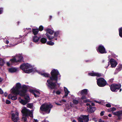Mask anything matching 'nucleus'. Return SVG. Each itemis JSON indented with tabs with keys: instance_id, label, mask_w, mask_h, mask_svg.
Here are the masks:
<instances>
[{
	"instance_id": "a211bd4d",
	"label": "nucleus",
	"mask_w": 122,
	"mask_h": 122,
	"mask_svg": "<svg viewBox=\"0 0 122 122\" xmlns=\"http://www.w3.org/2000/svg\"><path fill=\"white\" fill-rule=\"evenodd\" d=\"M88 90L86 89H84L81 91L80 92L81 95H86L88 94Z\"/></svg>"
},
{
	"instance_id": "2eb2a0df",
	"label": "nucleus",
	"mask_w": 122,
	"mask_h": 122,
	"mask_svg": "<svg viewBox=\"0 0 122 122\" xmlns=\"http://www.w3.org/2000/svg\"><path fill=\"white\" fill-rule=\"evenodd\" d=\"M12 120L14 122H17L19 119V118L16 116L15 114L13 113L12 114Z\"/></svg>"
},
{
	"instance_id": "09e8293b",
	"label": "nucleus",
	"mask_w": 122,
	"mask_h": 122,
	"mask_svg": "<svg viewBox=\"0 0 122 122\" xmlns=\"http://www.w3.org/2000/svg\"><path fill=\"white\" fill-rule=\"evenodd\" d=\"M106 106L107 107H111V105L109 103H107L106 104Z\"/></svg>"
},
{
	"instance_id": "7ed1b4c3",
	"label": "nucleus",
	"mask_w": 122,
	"mask_h": 122,
	"mask_svg": "<svg viewBox=\"0 0 122 122\" xmlns=\"http://www.w3.org/2000/svg\"><path fill=\"white\" fill-rule=\"evenodd\" d=\"M32 67V66L29 64L27 63H24L21 65L20 66V68L25 73H30L33 71V69H30L27 70L29 68Z\"/></svg>"
},
{
	"instance_id": "6e6d98bb",
	"label": "nucleus",
	"mask_w": 122,
	"mask_h": 122,
	"mask_svg": "<svg viewBox=\"0 0 122 122\" xmlns=\"http://www.w3.org/2000/svg\"><path fill=\"white\" fill-rule=\"evenodd\" d=\"M15 115L16 117H18L19 114L17 112H16L15 113Z\"/></svg>"
},
{
	"instance_id": "5701e85b",
	"label": "nucleus",
	"mask_w": 122,
	"mask_h": 122,
	"mask_svg": "<svg viewBox=\"0 0 122 122\" xmlns=\"http://www.w3.org/2000/svg\"><path fill=\"white\" fill-rule=\"evenodd\" d=\"M47 40L46 38L42 37L40 40V42L43 44H45Z\"/></svg>"
},
{
	"instance_id": "2f4dec72",
	"label": "nucleus",
	"mask_w": 122,
	"mask_h": 122,
	"mask_svg": "<svg viewBox=\"0 0 122 122\" xmlns=\"http://www.w3.org/2000/svg\"><path fill=\"white\" fill-rule=\"evenodd\" d=\"M72 102L75 105H77L79 102L78 101V100H76L75 99H74L73 100Z\"/></svg>"
},
{
	"instance_id": "1a4fd4ad",
	"label": "nucleus",
	"mask_w": 122,
	"mask_h": 122,
	"mask_svg": "<svg viewBox=\"0 0 122 122\" xmlns=\"http://www.w3.org/2000/svg\"><path fill=\"white\" fill-rule=\"evenodd\" d=\"M97 50L98 52H99L100 53L103 54L107 53L105 48L104 46L102 45H100Z\"/></svg>"
},
{
	"instance_id": "8fccbe9b",
	"label": "nucleus",
	"mask_w": 122,
	"mask_h": 122,
	"mask_svg": "<svg viewBox=\"0 0 122 122\" xmlns=\"http://www.w3.org/2000/svg\"><path fill=\"white\" fill-rule=\"evenodd\" d=\"M35 92H36L37 94H40V92L38 91L35 90Z\"/></svg>"
},
{
	"instance_id": "bb28decb",
	"label": "nucleus",
	"mask_w": 122,
	"mask_h": 122,
	"mask_svg": "<svg viewBox=\"0 0 122 122\" xmlns=\"http://www.w3.org/2000/svg\"><path fill=\"white\" fill-rule=\"evenodd\" d=\"M41 75L45 77H49L50 76V74L48 73H41Z\"/></svg>"
},
{
	"instance_id": "72a5a7b5",
	"label": "nucleus",
	"mask_w": 122,
	"mask_h": 122,
	"mask_svg": "<svg viewBox=\"0 0 122 122\" xmlns=\"http://www.w3.org/2000/svg\"><path fill=\"white\" fill-rule=\"evenodd\" d=\"M122 65L118 66L117 68V71H121L122 69Z\"/></svg>"
},
{
	"instance_id": "9b49d317",
	"label": "nucleus",
	"mask_w": 122,
	"mask_h": 122,
	"mask_svg": "<svg viewBox=\"0 0 122 122\" xmlns=\"http://www.w3.org/2000/svg\"><path fill=\"white\" fill-rule=\"evenodd\" d=\"M96 108L95 107H92L91 105H90L89 107H87V111L88 112L91 113L94 112L96 110Z\"/></svg>"
},
{
	"instance_id": "13d9d810",
	"label": "nucleus",
	"mask_w": 122,
	"mask_h": 122,
	"mask_svg": "<svg viewBox=\"0 0 122 122\" xmlns=\"http://www.w3.org/2000/svg\"><path fill=\"white\" fill-rule=\"evenodd\" d=\"M8 94L6 92H5L4 93V96L5 97H6L7 96Z\"/></svg>"
},
{
	"instance_id": "c756f323",
	"label": "nucleus",
	"mask_w": 122,
	"mask_h": 122,
	"mask_svg": "<svg viewBox=\"0 0 122 122\" xmlns=\"http://www.w3.org/2000/svg\"><path fill=\"white\" fill-rule=\"evenodd\" d=\"M119 35L121 37H122V27H121L119 29Z\"/></svg>"
},
{
	"instance_id": "052dcab7",
	"label": "nucleus",
	"mask_w": 122,
	"mask_h": 122,
	"mask_svg": "<svg viewBox=\"0 0 122 122\" xmlns=\"http://www.w3.org/2000/svg\"><path fill=\"white\" fill-rule=\"evenodd\" d=\"M6 64H7V65L8 66H9L10 65V63H9V62H7V63H6Z\"/></svg>"
},
{
	"instance_id": "dca6fc26",
	"label": "nucleus",
	"mask_w": 122,
	"mask_h": 122,
	"mask_svg": "<svg viewBox=\"0 0 122 122\" xmlns=\"http://www.w3.org/2000/svg\"><path fill=\"white\" fill-rule=\"evenodd\" d=\"M41 38L40 36L38 37L36 36H34L33 37V41L34 42H37Z\"/></svg>"
},
{
	"instance_id": "864d4df0",
	"label": "nucleus",
	"mask_w": 122,
	"mask_h": 122,
	"mask_svg": "<svg viewBox=\"0 0 122 122\" xmlns=\"http://www.w3.org/2000/svg\"><path fill=\"white\" fill-rule=\"evenodd\" d=\"M103 118L104 119H107L108 118V117L107 116H104L103 117Z\"/></svg>"
},
{
	"instance_id": "c85d7f7f",
	"label": "nucleus",
	"mask_w": 122,
	"mask_h": 122,
	"mask_svg": "<svg viewBox=\"0 0 122 122\" xmlns=\"http://www.w3.org/2000/svg\"><path fill=\"white\" fill-rule=\"evenodd\" d=\"M5 62L4 60L2 59H1L0 60V65L3 66L4 65Z\"/></svg>"
},
{
	"instance_id": "393cba45",
	"label": "nucleus",
	"mask_w": 122,
	"mask_h": 122,
	"mask_svg": "<svg viewBox=\"0 0 122 122\" xmlns=\"http://www.w3.org/2000/svg\"><path fill=\"white\" fill-rule=\"evenodd\" d=\"M22 86L21 84L20 83H17L16 84L15 88L18 90L21 88Z\"/></svg>"
},
{
	"instance_id": "69168bd1",
	"label": "nucleus",
	"mask_w": 122,
	"mask_h": 122,
	"mask_svg": "<svg viewBox=\"0 0 122 122\" xmlns=\"http://www.w3.org/2000/svg\"><path fill=\"white\" fill-rule=\"evenodd\" d=\"M91 105L92 106H94L95 105V104L93 103H92L91 104Z\"/></svg>"
},
{
	"instance_id": "f03ea898",
	"label": "nucleus",
	"mask_w": 122,
	"mask_h": 122,
	"mask_svg": "<svg viewBox=\"0 0 122 122\" xmlns=\"http://www.w3.org/2000/svg\"><path fill=\"white\" fill-rule=\"evenodd\" d=\"M21 112L23 116L22 118L21 119L24 122H28L27 117H28L29 116L30 117H33L32 112L28 110L26 107H24L22 109Z\"/></svg>"
},
{
	"instance_id": "423d86ee",
	"label": "nucleus",
	"mask_w": 122,
	"mask_h": 122,
	"mask_svg": "<svg viewBox=\"0 0 122 122\" xmlns=\"http://www.w3.org/2000/svg\"><path fill=\"white\" fill-rule=\"evenodd\" d=\"M45 30L46 31V35L47 36L48 39L50 40L53 39L54 38V37L51 36V35H52L53 34L54 32V31L51 29L49 28L45 29Z\"/></svg>"
},
{
	"instance_id": "f704fd0d",
	"label": "nucleus",
	"mask_w": 122,
	"mask_h": 122,
	"mask_svg": "<svg viewBox=\"0 0 122 122\" xmlns=\"http://www.w3.org/2000/svg\"><path fill=\"white\" fill-rule=\"evenodd\" d=\"M25 96H23V97L24 96V97L25 98V100H27V101H28V100H29L30 99V98H29V96H25Z\"/></svg>"
},
{
	"instance_id": "6e6552de",
	"label": "nucleus",
	"mask_w": 122,
	"mask_h": 122,
	"mask_svg": "<svg viewBox=\"0 0 122 122\" xmlns=\"http://www.w3.org/2000/svg\"><path fill=\"white\" fill-rule=\"evenodd\" d=\"M120 84H113L111 85L110 88L111 91L113 92H117V90H119L121 87Z\"/></svg>"
},
{
	"instance_id": "0eeeda50",
	"label": "nucleus",
	"mask_w": 122,
	"mask_h": 122,
	"mask_svg": "<svg viewBox=\"0 0 122 122\" xmlns=\"http://www.w3.org/2000/svg\"><path fill=\"white\" fill-rule=\"evenodd\" d=\"M28 86L25 85H23L21 87V90H20V96L23 97L26 95L28 89Z\"/></svg>"
},
{
	"instance_id": "49530a36",
	"label": "nucleus",
	"mask_w": 122,
	"mask_h": 122,
	"mask_svg": "<svg viewBox=\"0 0 122 122\" xmlns=\"http://www.w3.org/2000/svg\"><path fill=\"white\" fill-rule=\"evenodd\" d=\"M66 102V101L64 99H62L61 101H60V102L61 103H62V102Z\"/></svg>"
},
{
	"instance_id": "cd10ccee",
	"label": "nucleus",
	"mask_w": 122,
	"mask_h": 122,
	"mask_svg": "<svg viewBox=\"0 0 122 122\" xmlns=\"http://www.w3.org/2000/svg\"><path fill=\"white\" fill-rule=\"evenodd\" d=\"M52 41H48L46 43V44L50 46H53L54 44V42H52Z\"/></svg>"
},
{
	"instance_id": "39448f33",
	"label": "nucleus",
	"mask_w": 122,
	"mask_h": 122,
	"mask_svg": "<svg viewBox=\"0 0 122 122\" xmlns=\"http://www.w3.org/2000/svg\"><path fill=\"white\" fill-rule=\"evenodd\" d=\"M97 83L100 87H103L106 85L107 82L105 79L103 78L100 77L97 79Z\"/></svg>"
},
{
	"instance_id": "a18cd8bd",
	"label": "nucleus",
	"mask_w": 122,
	"mask_h": 122,
	"mask_svg": "<svg viewBox=\"0 0 122 122\" xmlns=\"http://www.w3.org/2000/svg\"><path fill=\"white\" fill-rule=\"evenodd\" d=\"M11 103V102L9 100H7L6 101V103L7 104H10Z\"/></svg>"
},
{
	"instance_id": "a878e982",
	"label": "nucleus",
	"mask_w": 122,
	"mask_h": 122,
	"mask_svg": "<svg viewBox=\"0 0 122 122\" xmlns=\"http://www.w3.org/2000/svg\"><path fill=\"white\" fill-rule=\"evenodd\" d=\"M59 32H60L59 31H55L54 32V36H53V37H54V38H56L57 36H59Z\"/></svg>"
},
{
	"instance_id": "c9c22d12",
	"label": "nucleus",
	"mask_w": 122,
	"mask_h": 122,
	"mask_svg": "<svg viewBox=\"0 0 122 122\" xmlns=\"http://www.w3.org/2000/svg\"><path fill=\"white\" fill-rule=\"evenodd\" d=\"M16 96H11V99L13 100H16L17 99V97Z\"/></svg>"
},
{
	"instance_id": "3c124183",
	"label": "nucleus",
	"mask_w": 122,
	"mask_h": 122,
	"mask_svg": "<svg viewBox=\"0 0 122 122\" xmlns=\"http://www.w3.org/2000/svg\"><path fill=\"white\" fill-rule=\"evenodd\" d=\"M3 93V92L2 89L0 88V94H2Z\"/></svg>"
},
{
	"instance_id": "ddd939ff",
	"label": "nucleus",
	"mask_w": 122,
	"mask_h": 122,
	"mask_svg": "<svg viewBox=\"0 0 122 122\" xmlns=\"http://www.w3.org/2000/svg\"><path fill=\"white\" fill-rule=\"evenodd\" d=\"M20 92V91L15 88H13L12 91V93L15 96L19 94L20 96L21 93Z\"/></svg>"
},
{
	"instance_id": "412c9836",
	"label": "nucleus",
	"mask_w": 122,
	"mask_h": 122,
	"mask_svg": "<svg viewBox=\"0 0 122 122\" xmlns=\"http://www.w3.org/2000/svg\"><path fill=\"white\" fill-rule=\"evenodd\" d=\"M17 60V62H20L22 60L23 57V56H17L16 58Z\"/></svg>"
},
{
	"instance_id": "20e7f679",
	"label": "nucleus",
	"mask_w": 122,
	"mask_h": 122,
	"mask_svg": "<svg viewBox=\"0 0 122 122\" xmlns=\"http://www.w3.org/2000/svg\"><path fill=\"white\" fill-rule=\"evenodd\" d=\"M52 107V105L51 104H43L40 107V112H41V111L44 112L48 114L50 112L51 108Z\"/></svg>"
},
{
	"instance_id": "4c0bfd02",
	"label": "nucleus",
	"mask_w": 122,
	"mask_h": 122,
	"mask_svg": "<svg viewBox=\"0 0 122 122\" xmlns=\"http://www.w3.org/2000/svg\"><path fill=\"white\" fill-rule=\"evenodd\" d=\"M82 95V97H81V99L82 100H84L86 99L87 98L86 97V95Z\"/></svg>"
},
{
	"instance_id": "680f3d73",
	"label": "nucleus",
	"mask_w": 122,
	"mask_h": 122,
	"mask_svg": "<svg viewBox=\"0 0 122 122\" xmlns=\"http://www.w3.org/2000/svg\"><path fill=\"white\" fill-rule=\"evenodd\" d=\"M86 105L87 106H88V107H89L90 105H91L88 103H86Z\"/></svg>"
},
{
	"instance_id": "9d476101",
	"label": "nucleus",
	"mask_w": 122,
	"mask_h": 122,
	"mask_svg": "<svg viewBox=\"0 0 122 122\" xmlns=\"http://www.w3.org/2000/svg\"><path fill=\"white\" fill-rule=\"evenodd\" d=\"M110 63L112 68L115 67L117 64V63L116 61L113 58H111L108 62V65L107 67L109 66Z\"/></svg>"
},
{
	"instance_id": "e433bc0d",
	"label": "nucleus",
	"mask_w": 122,
	"mask_h": 122,
	"mask_svg": "<svg viewBox=\"0 0 122 122\" xmlns=\"http://www.w3.org/2000/svg\"><path fill=\"white\" fill-rule=\"evenodd\" d=\"M44 27L42 25H40L39 28V29H38V30H39V31H42Z\"/></svg>"
},
{
	"instance_id": "f257e3e1",
	"label": "nucleus",
	"mask_w": 122,
	"mask_h": 122,
	"mask_svg": "<svg viewBox=\"0 0 122 122\" xmlns=\"http://www.w3.org/2000/svg\"><path fill=\"white\" fill-rule=\"evenodd\" d=\"M59 74V72L57 70L54 69L51 71V76L50 77V79L47 81V85L48 89L51 90L56 89L58 79V76Z\"/></svg>"
},
{
	"instance_id": "c03bdc74",
	"label": "nucleus",
	"mask_w": 122,
	"mask_h": 122,
	"mask_svg": "<svg viewBox=\"0 0 122 122\" xmlns=\"http://www.w3.org/2000/svg\"><path fill=\"white\" fill-rule=\"evenodd\" d=\"M3 8H0V14H2L3 12Z\"/></svg>"
},
{
	"instance_id": "7c9ffc66",
	"label": "nucleus",
	"mask_w": 122,
	"mask_h": 122,
	"mask_svg": "<svg viewBox=\"0 0 122 122\" xmlns=\"http://www.w3.org/2000/svg\"><path fill=\"white\" fill-rule=\"evenodd\" d=\"M33 104L32 103H28L27 105V107L28 108H30L31 109H32L33 107Z\"/></svg>"
},
{
	"instance_id": "338daca9",
	"label": "nucleus",
	"mask_w": 122,
	"mask_h": 122,
	"mask_svg": "<svg viewBox=\"0 0 122 122\" xmlns=\"http://www.w3.org/2000/svg\"><path fill=\"white\" fill-rule=\"evenodd\" d=\"M10 95H9L8 96V99L10 98Z\"/></svg>"
},
{
	"instance_id": "79ce46f5",
	"label": "nucleus",
	"mask_w": 122,
	"mask_h": 122,
	"mask_svg": "<svg viewBox=\"0 0 122 122\" xmlns=\"http://www.w3.org/2000/svg\"><path fill=\"white\" fill-rule=\"evenodd\" d=\"M90 101L89 99H86L84 100L83 101V102L84 103H87V102H90Z\"/></svg>"
},
{
	"instance_id": "6ab92c4d",
	"label": "nucleus",
	"mask_w": 122,
	"mask_h": 122,
	"mask_svg": "<svg viewBox=\"0 0 122 122\" xmlns=\"http://www.w3.org/2000/svg\"><path fill=\"white\" fill-rule=\"evenodd\" d=\"M64 90L65 92V94L63 97V98L64 97H66L67 96L69 92L68 90L67 89L66 87H64Z\"/></svg>"
},
{
	"instance_id": "4d7b16f0",
	"label": "nucleus",
	"mask_w": 122,
	"mask_h": 122,
	"mask_svg": "<svg viewBox=\"0 0 122 122\" xmlns=\"http://www.w3.org/2000/svg\"><path fill=\"white\" fill-rule=\"evenodd\" d=\"M98 122H105L104 120H102L101 119H100Z\"/></svg>"
},
{
	"instance_id": "ea45409f",
	"label": "nucleus",
	"mask_w": 122,
	"mask_h": 122,
	"mask_svg": "<svg viewBox=\"0 0 122 122\" xmlns=\"http://www.w3.org/2000/svg\"><path fill=\"white\" fill-rule=\"evenodd\" d=\"M78 122H83V120L81 118V117H79L78 118Z\"/></svg>"
},
{
	"instance_id": "37998d69",
	"label": "nucleus",
	"mask_w": 122,
	"mask_h": 122,
	"mask_svg": "<svg viewBox=\"0 0 122 122\" xmlns=\"http://www.w3.org/2000/svg\"><path fill=\"white\" fill-rule=\"evenodd\" d=\"M105 112L104 111H103L101 112L100 113V116H103Z\"/></svg>"
},
{
	"instance_id": "5fc2aeb1",
	"label": "nucleus",
	"mask_w": 122,
	"mask_h": 122,
	"mask_svg": "<svg viewBox=\"0 0 122 122\" xmlns=\"http://www.w3.org/2000/svg\"><path fill=\"white\" fill-rule=\"evenodd\" d=\"M92 120L94 121L95 122H96L97 121V120L96 118H92Z\"/></svg>"
},
{
	"instance_id": "a19ab883",
	"label": "nucleus",
	"mask_w": 122,
	"mask_h": 122,
	"mask_svg": "<svg viewBox=\"0 0 122 122\" xmlns=\"http://www.w3.org/2000/svg\"><path fill=\"white\" fill-rule=\"evenodd\" d=\"M110 111H111L113 112L116 110V108L114 107H113L112 108H110Z\"/></svg>"
},
{
	"instance_id": "e2e57ef3",
	"label": "nucleus",
	"mask_w": 122,
	"mask_h": 122,
	"mask_svg": "<svg viewBox=\"0 0 122 122\" xmlns=\"http://www.w3.org/2000/svg\"><path fill=\"white\" fill-rule=\"evenodd\" d=\"M35 122H38V120L37 119H34V121Z\"/></svg>"
},
{
	"instance_id": "58836bf2",
	"label": "nucleus",
	"mask_w": 122,
	"mask_h": 122,
	"mask_svg": "<svg viewBox=\"0 0 122 122\" xmlns=\"http://www.w3.org/2000/svg\"><path fill=\"white\" fill-rule=\"evenodd\" d=\"M29 91L30 92L32 93L33 94H34V93H35V90L30 89L29 90Z\"/></svg>"
},
{
	"instance_id": "de8ad7c7",
	"label": "nucleus",
	"mask_w": 122,
	"mask_h": 122,
	"mask_svg": "<svg viewBox=\"0 0 122 122\" xmlns=\"http://www.w3.org/2000/svg\"><path fill=\"white\" fill-rule=\"evenodd\" d=\"M56 93L57 95H60L61 93V92L59 90H57L56 92Z\"/></svg>"
},
{
	"instance_id": "603ef678",
	"label": "nucleus",
	"mask_w": 122,
	"mask_h": 122,
	"mask_svg": "<svg viewBox=\"0 0 122 122\" xmlns=\"http://www.w3.org/2000/svg\"><path fill=\"white\" fill-rule=\"evenodd\" d=\"M33 94L34 95V96L36 97H39L38 95H36L35 93H34Z\"/></svg>"
},
{
	"instance_id": "4be33fe9",
	"label": "nucleus",
	"mask_w": 122,
	"mask_h": 122,
	"mask_svg": "<svg viewBox=\"0 0 122 122\" xmlns=\"http://www.w3.org/2000/svg\"><path fill=\"white\" fill-rule=\"evenodd\" d=\"M39 31V30L38 29H32V32L35 36H36Z\"/></svg>"
},
{
	"instance_id": "b1692460",
	"label": "nucleus",
	"mask_w": 122,
	"mask_h": 122,
	"mask_svg": "<svg viewBox=\"0 0 122 122\" xmlns=\"http://www.w3.org/2000/svg\"><path fill=\"white\" fill-rule=\"evenodd\" d=\"M20 102L23 105H25L27 103L29 102V101H27V100H23L21 99L20 101Z\"/></svg>"
},
{
	"instance_id": "bf43d9fd",
	"label": "nucleus",
	"mask_w": 122,
	"mask_h": 122,
	"mask_svg": "<svg viewBox=\"0 0 122 122\" xmlns=\"http://www.w3.org/2000/svg\"><path fill=\"white\" fill-rule=\"evenodd\" d=\"M5 43L6 44H8L9 43V41L8 40H6V41H5Z\"/></svg>"
},
{
	"instance_id": "774afa93",
	"label": "nucleus",
	"mask_w": 122,
	"mask_h": 122,
	"mask_svg": "<svg viewBox=\"0 0 122 122\" xmlns=\"http://www.w3.org/2000/svg\"><path fill=\"white\" fill-rule=\"evenodd\" d=\"M108 116L109 117H111V116H112V115L111 114H109L108 115Z\"/></svg>"
},
{
	"instance_id": "aec40b11",
	"label": "nucleus",
	"mask_w": 122,
	"mask_h": 122,
	"mask_svg": "<svg viewBox=\"0 0 122 122\" xmlns=\"http://www.w3.org/2000/svg\"><path fill=\"white\" fill-rule=\"evenodd\" d=\"M17 70L16 68H11L9 69V71L10 73H13L15 72Z\"/></svg>"
},
{
	"instance_id": "0e129e2a",
	"label": "nucleus",
	"mask_w": 122,
	"mask_h": 122,
	"mask_svg": "<svg viewBox=\"0 0 122 122\" xmlns=\"http://www.w3.org/2000/svg\"><path fill=\"white\" fill-rule=\"evenodd\" d=\"M56 104L57 105H59V106H61V104H59V103H56Z\"/></svg>"
},
{
	"instance_id": "f3484780",
	"label": "nucleus",
	"mask_w": 122,
	"mask_h": 122,
	"mask_svg": "<svg viewBox=\"0 0 122 122\" xmlns=\"http://www.w3.org/2000/svg\"><path fill=\"white\" fill-rule=\"evenodd\" d=\"M122 114V111H118L116 112V115L117 117V120H120L121 119V116Z\"/></svg>"
},
{
	"instance_id": "4468645a",
	"label": "nucleus",
	"mask_w": 122,
	"mask_h": 122,
	"mask_svg": "<svg viewBox=\"0 0 122 122\" xmlns=\"http://www.w3.org/2000/svg\"><path fill=\"white\" fill-rule=\"evenodd\" d=\"M89 115H82L80 117L84 121V122H88L89 120Z\"/></svg>"
},
{
	"instance_id": "473e14b6",
	"label": "nucleus",
	"mask_w": 122,
	"mask_h": 122,
	"mask_svg": "<svg viewBox=\"0 0 122 122\" xmlns=\"http://www.w3.org/2000/svg\"><path fill=\"white\" fill-rule=\"evenodd\" d=\"M17 60L16 58H13L12 59H11L10 60V61L12 63H14L15 62L17 63Z\"/></svg>"
},
{
	"instance_id": "f8f14e48",
	"label": "nucleus",
	"mask_w": 122,
	"mask_h": 122,
	"mask_svg": "<svg viewBox=\"0 0 122 122\" xmlns=\"http://www.w3.org/2000/svg\"><path fill=\"white\" fill-rule=\"evenodd\" d=\"M88 75L92 76H96L97 77H100L102 76V75L101 73L97 72H95L93 71H92L91 72L88 73Z\"/></svg>"
}]
</instances>
